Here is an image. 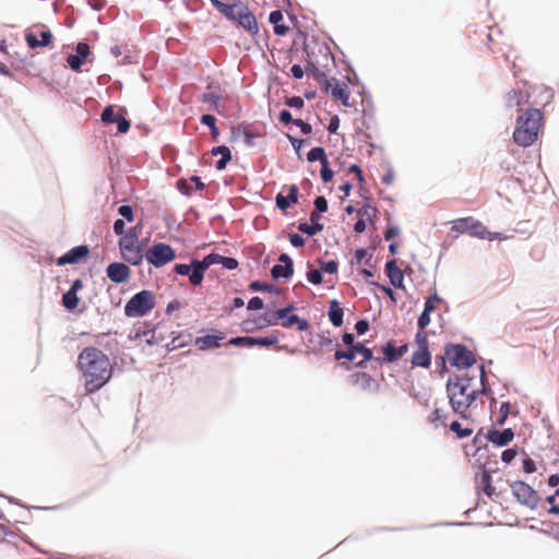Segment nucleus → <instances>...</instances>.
<instances>
[{
    "instance_id": "nucleus-1",
    "label": "nucleus",
    "mask_w": 559,
    "mask_h": 559,
    "mask_svg": "<svg viewBox=\"0 0 559 559\" xmlns=\"http://www.w3.org/2000/svg\"><path fill=\"white\" fill-rule=\"evenodd\" d=\"M76 368L87 394L104 388L114 373V366L108 355L95 346H87L81 350L78 355Z\"/></svg>"
},
{
    "instance_id": "nucleus-2",
    "label": "nucleus",
    "mask_w": 559,
    "mask_h": 559,
    "mask_svg": "<svg viewBox=\"0 0 559 559\" xmlns=\"http://www.w3.org/2000/svg\"><path fill=\"white\" fill-rule=\"evenodd\" d=\"M486 373L484 366L478 369V376H462L455 381L449 380L447 392L453 412L462 418H467V409L476 399L479 388L484 386Z\"/></svg>"
},
{
    "instance_id": "nucleus-3",
    "label": "nucleus",
    "mask_w": 559,
    "mask_h": 559,
    "mask_svg": "<svg viewBox=\"0 0 559 559\" xmlns=\"http://www.w3.org/2000/svg\"><path fill=\"white\" fill-rule=\"evenodd\" d=\"M542 126V110L536 107L527 108L516 119L513 131L514 142L523 147L531 146L537 140Z\"/></svg>"
},
{
    "instance_id": "nucleus-4",
    "label": "nucleus",
    "mask_w": 559,
    "mask_h": 559,
    "mask_svg": "<svg viewBox=\"0 0 559 559\" xmlns=\"http://www.w3.org/2000/svg\"><path fill=\"white\" fill-rule=\"evenodd\" d=\"M307 53L306 71L311 73L316 81L324 80L330 71V66L334 64V56L330 47L324 43L313 41L305 44Z\"/></svg>"
},
{
    "instance_id": "nucleus-5",
    "label": "nucleus",
    "mask_w": 559,
    "mask_h": 559,
    "mask_svg": "<svg viewBox=\"0 0 559 559\" xmlns=\"http://www.w3.org/2000/svg\"><path fill=\"white\" fill-rule=\"evenodd\" d=\"M215 263L222 264L227 270H235L238 267V261L235 258L222 257L219 254H209L202 261L193 260V271L190 275V283L198 286L202 283L205 271Z\"/></svg>"
},
{
    "instance_id": "nucleus-6",
    "label": "nucleus",
    "mask_w": 559,
    "mask_h": 559,
    "mask_svg": "<svg viewBox=\"0 0 559 559\" xmlns=\"http://www.w3.org/2000/svg\"><path fill=\"white\" fill-rule=\"evenodd\" d=\"M155 305V294L144 289L129 299L124 306V314L129 318L144 317L154 309Z\"/></svg>"
},
{
    "instance_id": "nucleus-7",
    "label": "nucleus",
    "mask_w": 559,
    "mask_h": 559,
    "mask_svg": "<svg viewBox=\"0 0 559 559\" xmlns=\"http://www.w3.org/2000/svg\"><path fill=\"white\" fill-rule=\"evenodd\" d=\"M451 231L455 234H468L471 237L493 240L499 234L488 231L486 226L472 216L462 217L452 222Z\"/></svg>"
},
{
    "instance_id": "nucleus-8",
    "label": "nucleus",
    "mask_w": 559,
    "mask_h": 559,
    "mask_svg": "<svg viewBox=\"0 0 559 559\" xmlns=\"http://www.w3.org/2000/svg\"><path fill=\"white\" fill-rule=\"evenodd\" d=\"M225 17L236 22L252 36L259 33V25L254 14L250 11L249 7L241 1L233 3Z\"/></svg>"
},
{
    "instance_id": "nucleus-9",
    "label": "nucleus",
    "mask_w": 559,
    "mask_h": 559,
    "mask_svg": "<svg viewBox=\"0 0 559 559\" xmlns=\"http://www.w3.org/2000/svg\"><path fill=\"white\" fill-rule=\"evenodd\" d=\"M146 261L155 267H163L176 259L175 249L164 242H156L145 251Z\"/></svg>"
},
{
    "instance_id": "nucleus-10",
    "label": "nucleus",
    "mask_w": 559,
    "mask_h": 559,
    "mask_svg": "<svg viewBox=\"0 0 559 559\" xmlns=\"http://www.w3.org/2000/svg\"><path fill=\"white\" fill-rule=\"evenodd\" d=\"M444 355L450 364L456 368H468L476 361L474 354L461 344L448 345Z\"/></svg>"
},
{
    "instance_id": "nucleus-11",
    "label": "nucleus",
    "mask_w": 559,
    "mask_h": 559,
    "mask_svg": "<svg viewBox=\"0 0 559 559\" xmlns=\"http://www.w3.org/2000/svg\"><path fill=\"white\" fill-rule=\"evenodd\" d=\"M324 92L330 93L334 100L341 102L344 106H349L350 92L345 82H341L334 78L317 81Z\"/></svg>"
},
{
    "instance_id": "nucleus-12",
    "label": "nucleus",
    "mask_w": 559,
    "mask_h": 559,
    "mask_svg": "<svg viewBox=\"0 0 559 559\" xmlns=\"http://www.w3.org/2000/svg\"><path fill=\"white\" fill-rule=\"evenodd\" d=\"M511 490L515 499L530 509H535L539 502L538 493L526 483L516 480L511 484Z\"/></svg>"
},
{
    "instance_id": "nucleus-13",
    "label": "nucleus",
    "mask_w": 559,
    "mask_h": 559,
    "mask_svg": "<svg viewBox=\"0 0 559 559\" xmlns=\"http://www.w3.org/2000/svg\"><path fill=\"white\" fill-rule=\"evenodd\" d=\"M506 106L509 108L522 109L526 105H532L531 93L527 88V83L524 82L521 86L518 85L504 95Z\"/></svg>"
},
{
    "instance_id": "nucleus-14",
    "label": "nucleus",
    "mask_w": 559,
    "mask_h": 559,
    "mask_svg": "<svg viewBox=\"0 0 559 559\" xmlns=\"http://www.w3.org/2000/svg\"><path fill=\"white\" fill-rule=\"evenodd\" d=\"M527 88L530 90V93H531L532 106H543L544 107L547 104H549L550 100L552 99V91L543 84H539V85H528L527 84Z\"/></svg>"
},
{
    "instance_id": "nucleus-15",
    "label": "nucleus",
    "mask_w": 559,
    "mask_h": 559,
    "mask_svg": "<svg viewBox=\"0 0 559 559\" xmlns=\"http://www.w3.org/2000/svg\"><path fill=\"white\" fill-rule=\"evenodd\" d=\"M107 276L114 283H124L130 277V269L124 263L114 262L107 266Z\"/></svg>"
},
{
    "instance_id": "nucleus-16",
    "label": "nucleus",
    "mask_w": 559,
    "mask_h": 559,
    "mask_svg": "<svg viewBox=\"0 0 559 559\" xmlns=\"http://www.w3.org/2000/svg\"><path fill=\"white\" fill-rule=\"evenodd\" d=\"M281 264H276L272 267L271 274L274 278L290 277L294 273L293 260L286 253H282L278 258Z\"/></svg>"
},
{
    "instance_id": "nucleus-17",
    "label": "nucleus",
    "mask_w": 559,
    "mask_h": 559,
    "mask_svg": "<svg viewBox=\"0 0 559 559\" xmlns=\"http://www.w3.org/2000/svg\"><path fill=\"white\" fill-rule=\"evenodd\" d=\"M377 210L369 204H365L361 209L357 210V222L354 225V230L361 234L367 228V222L376 214Z\"/></svg>"
},
{
    "instance_id": "nucleus-18",
    "label": "nucleus",
    "mask_w": 559,
    "mask_h": 559,
    "mask_svg": "<svg viewBox=\"0 0 559 559\" xmlns=\"http://www.w3.org/2000/svg\"><path fill=\"white\" fill-rule=\"evenodd\" d=\"M120 252L122 259L132 265H140L143 258H145V253L143 252L141 245L120 248Z\"/></svg>"
},
{
    "instance_id": "nucleus-19",
    "label": "nucleus",
    "mask_w": 559,
    "mask_h": 559,
    "mask_svg": "<svg viewBox=\"0 0 559 559\" xmlns=\"http://www.w3.org/2000/svg\"><path fill=\"white\" fill-rule=\"evenodd\" d=\"M224 338H225V334L221 331H216L215 334L197 337L195 346L200 350L217 348L221 346L219 342L223 341Z\"/></svg>"
},
{
    "instance_id": "nucleus-20",
    "label": "nucleus",
    "mask_w": 559,
    "mask_h": 559,
    "mask_svg": "<svg viewBox=\"0 0 559 559\" xmlns=\"http://www.w3.org/2000/svg\"><path fill=\"white\" fill-rule=\"evenodd\" d=\"M90 250L87 246H78L72 248L66 254L60 257L57 261L58 265L73 264L79 262L82 258L88 254Z\"/></svg>"
},
{
    "instance_id": "nucleus-21",
    "label": "nucleus",
    "mask_w": 559,
    "mask_h": 559,
    "mask_svg": "<svg viewBox=\"0 0 559 559\" xmlns=\"http://www.w3.org/2000/svg\"><path fill=\"white\" fill-rule=\"evenodd\" d=\"M514 438V432L511 428H507L502 431H499L497 429L489 430L487 433V439L498 445V447H504L509 444Z\"/></svg>"
},
{
    "instance_id": "nucleus-22",
    "label": "nucleus",
    "mask_w": 559,
    "mask_h": 559,
    "mask_svg": "<svg viewBox=\"0 0 559 559\" xmlns=\"http://www.w3.org/2000/svg\"><path fill=\"white\" fill-rule=\"evenodd\" d=\"M408 350V346L406 344L396 347L392 342H388L382 347L383 360L388 362H393L401 357H403Z\"/></svg>"
},
{
    "instance_id": "nucleus-23",
    "label": "nucleus",
    "mask_w": 559,
    "mask_h": 559,
    "mask_svg": "<svg viewBox=\"0 0 559 559\" xmlns=\"http://www.w3.org/2000/svg\"><path fill=\"white\" fill-rule=\"evenodd\" d=\"M25 40L29 48L35 49L37 47H47L52 43V34L50 31H43L39 34V38L34 33H27Z\"/></svg>"
},
{
    "instance_id": "nucleus-24",
    "label": "nucleus",
    "mask_w": 559,
    "mask_h": 559,
    "mask_svg": "<svg viewBox=\"0 0 559 559\" xmlns=\"http://www.w3.org/2000/svg\"><path fill=\"white\" fill-rule=\"evenodd\" d=\"M495 35H499L503 39L502 33L500 32V29H498L497 27H489L488 33L486 34V37H487L488 46H489L490 50L495 53L501 52L502 55L507 56V51H506L504 47H507L508 44L504 40L499 41L497 38H495Z\"/></svg>"
},
{
    "instance_id": "nucleus-25",
    "label": "nucleus",
    "mask_w": 559,
    "mask_h": 559,
    "mask_svg": "<svg viewBox=\"0 0 559 559\" xmlns=\"http://www.w3.org/2000/svg\"><path fill=\"white\" fill-rule=\"evenodd\" d=\"M385 271L386 275L390 280V283L396 287L402 288L403 287V281H404V273L403 271L397 266L395 260H390L385 264Z\"/></svg>"
},
{
    "instance_id": "nucleus-26",
    "label": "nucleus",
    "mask_w": 559,
    "mask_h": 559,
    "mask_svg": "<svg viewBox=\"0 0 559 559\" xmlns=\"http://www.w3.org/2000/svg\"><path fill=\"white\" fill-rule=\"evenodd\" d=\"M178 189L185 194H191L193 190H203L205 185L198 176H192L189 179H179L177 182Z\"/></svg>"
},
{
    "instance_id": "nucleus-27",
    "label": "nucleus",
    "mask_w": 559,
    "mask_h": 559,
    "mask_svg": "<svg viewBox=\"0 0 559 559\" xmlns=\"http://www.w3.org/2000/svg\"><path fill=\"white\" fill-rule=\"evenodd\" d=\"M478 487L488 496L491 500L499 498L500 493L497 488L491 484V476L488 471H483L478 480Z\"/></svg>"
},
{
    "instance_id": "nucleus-28",
    "label": "nucleus",
    "mask_w": 559,
    "mask_h": 559,
    "mask_svg": "<svg viewBox=\"0 0 559 559\" xmlns=\"http://www.w3.org/2000/svg\"><path fill=\"white\" fill-rule=\"evenodd\" d=\"M297 201L298 188L295 185L289 186L287 195L281 193L276 195V205L283 211L287 210L293 203H297Z\"/></svg>"
},
{
    "instance_id": "nucleus-29",
    "label": "nucleus",
    "mask_w": 559,
    "mask_h": 559,
    "mask_svg": "<svg viewBox=\"0 0 559 559\" xmlns=\"http://www.w3.org/2000/svg\"><path fill=\"white\" fill-rule=\"evenodd\" d=\"M350 382L353 384L361 386L364 390L378 388L376 380L367 372H356V373L352 374Z\"/></svg>"
},
{
    "instance_id": "nucleus-30",
    "label": "nucleus",
    "mask_w": 559,
    "mask_h": 559,
    "mask_svg": "<svg viewBox=\"0 0 559 559\" xmlns=\"http://www.w3.org/2000/svg\"><path fill=\"white\" fill-rule=\"evenodd\" d=\"M283 13L280 10L272 11L269 15L270 23L274 26V33L278 36H284L288 33L289 27L282 24Z\"/></svg>"
},
{
    "instance_id": "nucleus-31",
    "label": "nucleus",
    "mask_w": 559,
    "mask_h": 559,
    "mask_svg": "<svg viewBox=\"0 0 559 559\" xmlns=\"http://www.w3.org/2000/svg\"><path fill=\"white\" fill-rule=\"evenodd\" d=\"M431 362V356L428 348H417L412 356V364L414 366L428 368Z\"/></svg>"
},
{
    "instance_id": "nucleus-32",
    "label": "nucleus",
    "mask_w": 559,
    "mask_h": 559,
    "mask_svg": "<svg viewBox=\"0 0 559 559\" xmlns=\"http://www.w3.org/2000/svg\"><path fill=\"white\" fill-rule=\"evenodd\" d=\"M212 154L213 155H221V159H218L215 164V167L217 170H223L226 168V165L227 163L231 159V153H230V150L225 146V145H221V146H216V147H213L212 148Z\"/></svg>"
},
{
    "instance_id": "nucleus-33",
    "label": "nucleus",
    "mask_w": 559,
    "mask_h": 559,
    "mask_svg": "<svg viewBox=\"0 0 559 559\" xmlns=\"http://www.w3.org/2000/svg\"><path fill=\"white\" fill-rule=\"evenodd\" d=\"M329 318L334 326H341L343 324L344 311L340 306V302L332 300L329 307Z\"/></svg>"
},
{
    "instance_id": "nucleus-34",
    "label": "nucleus",
    "mask_w": 559,
    "mask_h": 559,
    "mask_svg": "<svg viewBox=\"0 0 559 559\" xmlns=\"http://www.w3.org/2000/svg\"><path fill=\"white\" fill-rule=\"evenodd\" d=\"M136 245H141L139 242L138 227L130 228L119 239V249Z\"/></svg>"
},
{
    "instance_id": "nucleus-35",
    "label": "nucleus",
    "mask_w": 559,
    "mask_h": 559,
    "mask_svg": "<svg viewBox=\"0 0 559 559\" xmlns=\"http://www.w3.org/2000/svg\"><path fill=\"white\" fill-rule=\"evenodd\" d=\"M355 356L361 355L362 359L356 364L357 367L364 368L365 364L373 358L372 350L366 347L362 343H357L353 346Z\"/></svg>"
},
{
    "instance_id": "nucleus-36",
    "label": "nucleus",
    "mask_w": 559,
    "mask_h": 559,
    "mask_svg": "<svg viewBox=\"0 0 559 559\" xmlns=\"http://www.w3.org/2000/svg\"><path fill=\"white\" fill-rule=\"evenodd\" d=\"M294 324H297L299 331H307L309 329L308 321L299 318L297 314H290L286 320L282 321V326L284 328H290Z\"/></svg>"
},
{
    "instance_id": "nucleus-37",
    "label": "nucleus",
    "mask_w": 559,
    "mask_h": 559,
    "mask_svg": "<svg viewBox=\"0 0 559 559\" xmlns=\"http://www.w3.org/2000/svg\"><path fill=\"white\" fill-rule=\"evenodd\" d=\"M448 417V413L439 407H436L429 415H428V421L433 425L435 427H438L439 425L445 426V419Z\"/></svg>"
},
{
    "instance_id": "nucleus-38",
    "label": "nucleus",
    "mask_w": 559,
    "mask_h": 559,
    "mask_svg": "<svg viewBox=\"0 0 559 559\" xmlns=\"http://www.w3.org/2000/svg\"><path fill=\"white\" fill-rule=\"evenodd\" d=\"M253 346L259 345L270 347L276 345L278 343V332L274 331L270 335L263 337H253Z\"/></svg>"
},
{
    "instance_id": "nucleus-39",
    "label": "nucleus",
    "mask_w": 559,
    "mask_h": 559,
    "mask_svg": "<svg viewBox=\"0 0 559 559\" xmlns=\"http://www.w3.org/2000/svg\"><path fill=\"white\" fill-rule=\"evenodd\" d=\"M294 309V307L292 305L285 307V308H282V309H278L276 310L273 316L269 319H265V322L267 325H275L277 323V320H286L288 316V313Z\"/></svg>"
},
{
    "instance_id": "nucleus-40",
    "label": "nucleus",
    "mask_w": 559,
    "mask_h": 559,
    "mask_svg": "<svg viewBox=\"0 0 559 559\" xmlns=\"http://www.w3.org/2000/svg\"><path fill=\"white\" fill-rule=\"evenodd\" d=\"M79 301H80V299L78 297V294L73 293L71 290H68L62 296V305L68 310L75 309L78 307V305H79Z\"/></svg>"
},
{
    "instance_id": "nucleus-41",
    "label": "nucleus",
    "mask_w": 559,
    "mask_h": 559,
    "mask_svg": "<svg viewBox=\"0 0 559 559\" xmlns=\"http://www.w3.org/2000/svg\"><path fill=\"white\" fill-rule=\"evenodd\" d=\"M450 430L454 432L459 439L467 438L473 433L472 428L462 427L459 421H452L450 424Z\"/></svg>"
},
{
    "instance_id": "nucleus-42",
    "label": "nucleus",
    "mask_w": 559,
    "mask_h": 559,
    "mask_svg": "<svg viewBox=\"0 0 559 559\" xmlns=\"http://www.w3.org/2000/svg\"><path fill=\"white\" fill-rule=\"evenodd\" d=\"M307 159L309 162H316V160H319L320 164L324 163L328 160V157H326V154H325V151L323 147H313L309 151L308 155H307Z\"/></svg>"
},
{
    "instance_id": "nucleus-43",
    "label": "nucleus",
    "mask_w": 559,
    "mask_h": 559,
    "mask_svg": "<svg viewBox=\"0 0 559 559\" xmlns=\"http://www.w3.org/2000/svg\"><path fill=\"white\" fill-rule=\"evenodd\" d=\"M298 229L301 233H305L309 236H314L323 230V225L320 223H314V224L300 223L298 226Z\"/></svg>"
},
{
    "instance_id": "nucleus-44",
    "label": "nucleus",
    "mask_w": 559,
    "mask_h": 559,
    "mask_svg": "<svg viewBox=\"0 0 559 559\" xmlns=\"http://www.w3.org/2000/svg\"><path fill=\"white\" fill-rule=\"evenodd\" d=\"M253 337L252 336H238V337H234L231 340H229V344L230 345H235V346H248V347H251L253 346Z\"/></svg>"
},
{
    "instance_id": "nucleus-45",
    "label": "nucleus",
    "mask_w": 559,
    "mask_h": 559,
    "mask_svg": "<svg viewBox=\"0 0 559 559\" xmlns=\"http://www.w3.org/2000/svg\"><path fill=\"white\" fill-rule=\"evenodd\" d=\"M440 302L441 298L437 294L429 296L425 301L424 311L431 313Z\"/></svg>"
},
{
    "instance_id": "nucleus-46",
    "label": "nucleus",
    "mask_w": 559,
    "mask_h": 559,
    "mask_svg": "<svg viewBox=\"0 0 559 559\" xmlns=\"http://www.w3.org/2000/svg\"><path fill=\"white\" fill-rule=\"evenodd\" d=\"M510 409H511L510 402H503L501 404L500 409H499V416L497 418V424H499V425L504 424V421L507 420V418L510 414Z\"/></svg>"
},
{
    "instance_id": "nucleus-47",
    "label": "nucleus",
    "mask_w": 559,
    "mask_h": 559,
    "mask_svg": "<svg viewBox=\"0 0 559 559\" xmlns=\"http://www.w3.org/2000/svg\"><path fill=\"white\" fill-rule=\"evenodd\" d=\"M321 178L323 182H330L333 179L334 173L331 170L329 166V160L321 164V171H320Z\"/></svg>"
},
{
    "instance_id": "nucleus-48",
    "label": "nucleus",
    "mask_w": 559,
    "mask_h": 559,
    "mask_svg": "<svg viewBox=\"0 0 559 559\" xmlns=\"http://www.w3.org/2000/svg\"><path fill=\"white\" fill-rule=\"evenodd\" d=\"M334 358L336 360L346 359L347 361H353L355 359V354L353 348H348L346 350L337 349L334 354Z\"/></svg>"
},
{
    "instance_id": "nucleus-49",
    "label": "nucleus",
    "mask_w": 559,
    "mask_h": 559,
    "mask_svg": "<svg viewBox=\"0 0 559 559\" xmlns=\"http://www.w3.org/2000/svg\"><path fill=\"white\" fill-rule=\"evenodd\" d=\"M307 280L314 285H319L322 283V273L321 270H309L307 272Z\"/></svg>"
},
{
    "instance_id": "nucleus-50",
    "label": "nucleus",
    "mask_w": 559,
    "mask_h": 559,
    "mask_svg": "<svg viewBox=\"0 0 559 559\" xmlns=\"http://www.w3.org/2000/svg\"><path fill=\"white\" fill-rule=\"evenodd\" d=\"M117 116L111 106H107L102 112V121L105 123H114Z\"/></svg>"
},
{
    "instance_id": "nucleus-51",
    "label": "nucleus",
    "mask_w": 559,
    "mask_h": 559,
    "mask_svg": "<svg viewBox=\"0 0 559 559\" xmlns=\"http://www.w3.org/2000/svg\"><path fill=\"white\" fill-rule=\"evenodd\" d=\"M67 61L72 70L79 71L84 60L76 55H70L68 56Z\"/></svg>"
},
{
    "instance_id": "nucleus-52",
    "label": "nucleus",
    "mask_w": 559,
    "mask_h": 559,
    "mask_svg": "<svg viewBox=\"0 0 559 559\" xmlns=\"http://www.w3.org/2000/svg\"><path fill=\"white\" fill-rule=\"evenodd\" d=\"M261 136L260 133H254L251 130L245 129L243 130V141L246 145L252 146L255 144V139Z\"/></svg>"
},
{
    "instance_id": "nucleus-53",
    "label": "nucleus",
    "mask_w": 559,
    "mask_h": 559,
    "mask_svg": "<svg viewBox=\"0 0 559 559\" xmlns=\"http://www.w3.org/2000/svg\"><path fill=\"white\" fill-rule=\"evenodd\" d=\"M115 122H117L118 131L120 133H127L129 131L130 122L123 116H117Z\"/></svg>"
},
{
    "instance_id": "nucleus-54",
    "label": "nucleus",
    "mask_w": 559,
    "mask_h": 559,
    "mask_svg": "<svg viewBox=\"0 0 559 559\" xmlns=\"http://www.w3.org/2000/svg\"><path fill=\"white\" fill-rule=\"evenodd\" d=\"M118 213L128 222H132L134 218L133 209L130 205H121L118 209Z\"/></svg>"
},
{
    "instance_id": "nucleus-55",
    "label": "nucleus",
    "mask_w": 559,
    "mask_h": 559,
    "mask_svg": "<svg viewBox=\"0 0 559 559\" xmlns=\"http://www.w3.org/2000/svg\"><path fill=\"white\" fill-rule=\"evenodd\" d=\"M338 264L336 261L331 260L321 265V271L329 273V274H335L337 272Z\"/></svg>"
},
{
    "instance_id": "nucleus-56",
    "label": "nucleus",
    "mask_w": 559,
    "mask_h": 559,
    "mask_svg": "<svg viewBox=\"0 0 559 559\" xmlns=\"http://www.w3.org/2000/svg\"><path fill=\"white\" fill-rule=\"evenodd\" d=\"M212 4L214 5V8L221 12L224 16L227 15V13L229 12L230 8H231V4H226L219 0H211Z\"/></svg>"
},
{
    "instance_id": "nucleus-57",
    "label": "nucleus",
    "mask_w": 559,
    "mask_h": 559,
    "mask_svg": "<svg viewBox=\"0 0 559 559\" xmlns=\"http://www.w3.org/2000/svg\"><path fill=\"white\" fill-rule=\"evenodd\" d=\"M516 454H518V452L515 449H507L502 452L501 460L504 463L509 464L515 459Z\"/></svg>"
},
{
    "instance_id": "nucleus-58",
    "label": "nucleus",
    "mask_w": 559,
    "mask_h": 559,
    "mask_svg": "<svg viewBox=\"0 0 559 559\" xmlns=\"http://www.w3.org/2000/svg\"><path fill=\"white\" fill-rule=\"evenodd\" d=\"M90 46L85 43H79L76 46V56L83 60L90 55Z\"/></svg>"
},
{
    "instance_id": "nucleus-59",
    "label": "nucleus",
    "mask_w": 559,
    "mask_h": 559,
    "mask_svg": "<svg viewBox=\"0 0 559 559\" xmlns=\"http://www.w3.org/2000/svg\"><path fill=\"white\" fill-rule=\"evenodd\" d=\"M314 206L318 212L324 213L328 211V201L324 197H317L314 200Z\"/></svg>"
},
{
    "instance_id": "nucleus-60",
    "label": "nucleus",
    "mask_w": 559,
    "mask_h": 559,
    "mask_svg": "<svg viewBox=\"0 0 559 559\" xmlns=\"http://www.w3.org/2000/svg\"><path fill=\"white\" fill-rule=\"evenodd\" d=\"M417 348H428V338L426 333L418 331L416 334Z\"/></svg>"
},
{
    "instance_id": "nucleus-61",
    "label": "nucleus",
    "mask_w": 559,
    "mask_h": 559,
    "mask_svg": "<svg viewBox=\"0 0 559 559\" xmlns=\"http://www.w3.org/2000/svg\"><path fill=\"white\" fill-rule=\"evenodd\" d=\"M304 99L299 96H293L287 98L286 105L293 108H302L304 107Z\"/></svg>"
},
{
    "instance_id": "nucleus-62",
    "label": "nucleus",
    "mask_w": 559,
    "mask_h": 559,
    "mask_svg": "<svg viewBox=\"0 0 559 559\" xmlns=\"http://www.w3.org/2000/svg\"><path fill=\"white\" fill-rule=\"evenodd\" d=\"M262 308H263V300L258 296L252 297L248 302L249 310H260Z\"/></svg>"
},
{
    "instance_id": "nucleus-63",
    "label": "nucleus",
    "mask_w": 559,
    "mask_h": 559,
    "mask_svg": "<svg viewBox=\"0 0 559 559\" xmlns=\"http://www.w3.org/2000/svg\"><path fill=\"white\" fill-rule=\"evenodd\" d=\"M430 323V313L423 311L418 318V328L423 331Z\"/></svg>"
},
{
    "instance_id": "nucleus-64",
    "label": "nucleus",
    "mask_w": 559,
    "mask_h": 559,
    "mask_svg": "<svg viewBox=\"0 0 559 559\" xmlns=\"http://www.w3.org/2000/svg\"><path fill=\"white\" fill-rule=\"evenodd\" d=\"M294 124L299 127L304 134H310L312 132V127L301 119H295Z\"/></svg>"
}]
</instances>
